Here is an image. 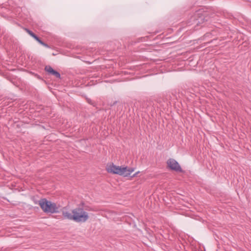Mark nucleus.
Returning <instances> with one entry per match:
<instances>
[{
    "instance_id": "nucleus-1",
    "label": "nucleus",
    "mask_w": 251,
    "mask_h": 251,
    "mask_svg": "<svg viewBox=\"0 0 251 251\" xmlns=\"http://www.w3.org/2000/svg\"><path fill=\"white\" fill-rule=\"evenodd\" d=\"M84 203L81 202L77 207L72 210L74 221L76 223H85L89 218V213L84 208Z\"/></svg>"
},
{
    "instance_id": "nucleus-2",
    "label": "nucleus",
    "mask_w": 251,
    "mask_h": 251,
    "mask_svg": "<svg viewBox=\"0 0 251 251\" xmlns=\"http://www.w3.org/2000/svg\"><path fill=\"white\" fill-rule=\"evenodd\" d=\"M106 171L109 173L126 177L130 176L134 171V169L133 168H128L127 167L117 166L113 163H112L107 165Z\"/></svg>"
},
{
    "instance_id": "nucleus-3",
    "label": "nucleus",
    "mask_w": 251,
    "mask_h": 251,
    "mask_svg": "<svg viewBox=\"0 0 251 251\" xmlns=\"http://www.w3.org/2000/svg\"><path fill=\"white\" fill-rule=\"evenodd\" d=\"M38 204L42 210L46 213H55L58 212V207L54 202L47 200L46 199H41Z\"/></svg>"
},
{
    "instance_id": "nucleus-4",
    "label": "nucleus",
    "mask_w": 251,
    "mask_h": 251,
    "mask_svg": "<svg viewBox=\"0 0 251 251\" xmlns=\"http://www.w3.org/2000/svg\"><path fill=\"white\" fill-rule=\"evenodd\" d=\"M167 164L168 167L172 170L180 173L183 172L178 163L174 159H169L167 161Z\"/></svg>"
},
{
    "instance_id": "nucleus-5",
    "label": "nucleus",
    "mask_w": 251,
    "mask_h": 251,
    "mask_svg": "<svg viewBox=\"0 0 251 251\" xmlns=\"http://www.w3.org/2000/svg\"><path fill=\"white\" fill-rule=\"evenodd\" d=\"M45 70L50 75H54L56 78H60V74L57 71L53 69L50 66H46Z\"/></svg>"
},
{
    "instance_id": "nucleus-6",
    "label": "nucleus",
    "mask_w": 251,
    "mask_h": 251,
    "mask_svg": "<svg viewBox=\"0 0 251 251\" xmlns=\"http://www.w3.org/2000/svg\"><path fill=\"white\" fill-rule=\"evenodd\" d=\"M62 215L64 218L74 221L73 214L68 211H63Z\"/></svg>"
},
{
    "instance_id": "nucleus-7",
    "label": "nucleus",
    "mask_w": 251,
    "mask_h": 251,
    "mask_svg": "<svg viewBox=\"0 0 251 251\" xmlns=\"http://www.w3.org/2000/svg\"><path fill=\"white\" fill-rule=\"evenodd\" d=\"M25 31L35 40H36L39 43L42 41L36 34H35L32 31L30 30L27 28H25Z\"/></svg>"
},
{
    "instance_id": "nucleus-8",
    "label": "nucleus",
    "mask_w": 251,
    "mask_h": 251,
    "mask_svg": "<svg viewBox=\"0 0 251 251\" xmlns=\"http://www.w3.org/2000/svg\"><path fill=\"white\" fill-rule=\"evenodd\" d=\"M39 44H40L42 46L45 47L46 48H50L49 46L47 44L44 43L42 41H41V42Z\"/></svg>"
},
{
    "instance_id": "nucleus-9",
    "label": "nucleus",
    "mask_w": 251,
    "mask_h": 251,
    "mask_svg": "<svg viewBox=\"0 0 251 251\" xmlns=\"http://www.w3.org/2000/svg\"><path fill=\"white\" fill-rule=\"evenodd\" d=\"M139 172H136V173H135L133 175V176H131L132 177H135L137 176V175L139 174Z\"/></svg>"
},
{
    "instance_id": "nucleus-10",
    "label": "nucleus",
    "mask_w": 251,
    "mask_h": 251,
    "mask_svg": "<svg viewBox=\"0 0 251 251\" xmlns=\"http://www.w3.org/2000/svg\"><path fill=\"white\" fill-rule=\"evenodd\" d=\"M39 202V201L34 200V202L36 204H38Z\"/></svg>"
},
{
    "instance_id": "nucleus-11",
    "label": "nucleus",
    "mask_w": 251,
    "mask_h": 251,
    "mask_svg": "<svg viewBox=\"0 0 251 251\" xmlns=\"http://www.w3.org/2000/svg\"><path fill=\"white\" fill-rule=\"evenodd\" d=\"M87 101H88V102L89 103H90V101H91V100H87Z\"/></svg>"
},
{
    "instance_id": "nucleus-12",
    "label": "nucleus",
    "mask_w": 251,
    "mask_h": 251,
    "mask_svg": "<svg viewBox=\"0 0 251 251\" xmlns=\"http://www.w3.org/2000/svg\"><path fill=\"white\" fill-rule=\"evenodd\" d=\"M116 102L117 101H115V102L113 103V105L115 104Z\"/></svg>"
}]
</instances>
